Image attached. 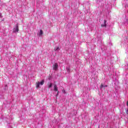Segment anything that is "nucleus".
Segmentation results:
<instances>
[{"mask_svg":"<svg viewBox=\"0 0 128 128\" xmlns=\"http://www.w3.org/2000/svg\"><path fill=\"white\" fill-rule=\"evenodd\" d=\"M54 92H58V86L56 84H55L54 86Z\"/></svg>","mask_w":128,"mask_h":128,"instance_id":"obj_6","label":"nucleus"},{"mask_svg":"<svg viewBox=\"0 0 128 128\" xmlns=\"http://www.w3.org/2000/svg\"><path fill=\"white\" fill-rule=\"evenodd\" d=\"M58 64L56 63H55L54 65H53V70H58Z\"/></svg>","mask_w":128,"mask_h":128,"instance_id":"obj_3","label":"nucleus"},{"mask_svg":"<svg viewBox=\"0 0 128 128\" xmlns=\"http://www.w3.org/2000/svg\"><path fill=\"white\" fill-rule=\"evenodd\" d=\"M43 34L42 30H40V36H42Z\"/></svg>","mask_w":128,"mask_h":128,"instance_id":"obj_10","label":"nucleus"},{"mask_svg":"<svg viewBox=\"0 0 128 128\" xmlns=\"http://www.w3.org/2000/svg\"><path fill=\"white\" fill-rule=\"evenodd\" d=\"M107 86H108V85L104 86V85L102 84L100 86V88L102 89V88H107Z\"/></svg>","mask_w":128,"mask_h":128,"instance_id":"obj_8","label":"nucleus"},{"mask_svg":"<svg viewBox=\"0 0 128 128\" xmlns=\"http://www.w3.org/2000/svg\"><path fill=\"white\" fill-rule=\"evenodd\" d=\"M125 22H126L127 23V24H128V19H126V20H125Z\"/></svg>","mask_w":128,"mask_h":128,"instance_id":"obj_11","label":"nucleus"},{"mask_svg":"<svg viewBox=\"0 0 128 128\" xmlns=\"http://www.w3.org/2000/svg\"><path fill=\"white\" fill-rule=\"evenodd\" d=\"M52 83L50 82L48 84V88H52Z\"/></svg>","mask_w":128,"mask_h":128,"instance_id":"obj_4","label":"nucleus"},{"mask_svg":"<svg viewBox=\"0 0 128 128\" xmlns=\"http://www.w3.org/2000/svg\"><path fill=\"white\" fill-rule=\"evenodd\" d=\"M126 110V114H128V108L127 110Z\"/></svg>","mask_w":128,"mask_h":128,"instance_id":"obj_12","label":"nucleus"},{"mask_svg":"<svg viewBox=\"0 0 128 128\" xmlns=\"http://www.w3.org/2000/svg\"><path fill=\"white\" fill-rule=\"evenodd\" d=\"M44 84V80H42L40 82H38L36 83V88H40V86H42Z\"/></svg>","mask_w":128,"mask_h":128,"instance_id":"obj_1","label":"nucleus"},{"mask_svg":"<svg viewBox=\"0 0 128 128\" xmlns=\"http://www.w3.org/2000/svg\"><path fill=\"white\" fill-rule=\"evenodd\" d=\"M0 18H2V13L0 12Z\"/></svg>","mask_w":128,"mask_h":128,"instance_id":"obj_13","label":"nucleus"},{"mask_svg":"<svg viewBox=\"0 0 128 128\" xmlns=\"http://www.w3.org/2000/svg\"><path fill=\"white\" fill-rule=\"evenodd\" d=\"M66 70H67L68 72H70V68L69 67L66 68Z\"/></svg>","mask_w":128,"mask_h":128,"instance_id":"obj_9","label":"nucleus"},{"mask_svg":"<svg viewBox=\"0 0 128 128\" xmlns=\"http://www.w3.org/2000/svg\"><path fill=\"white\" fill-rule=\"evenodd\" d=\"M102 26L106 28V20H104V24L101 25Z\"/></svg>","mask_w":128,"mask_h":128,"instance_id":"obj_5","label":"nucleus"},{"mask_svg":"<svg viewBox=\"0 0 128 128\" xmlns=\"http://www.w3.org/2000/svg\"><path fill=\"white\" fill-rule=\"evenodd\" d=\"M18 30H19L18 25V24H16V27L14 28L13 32L16 34V32H18Z\"/></svg>","mask_w":128,"mask_h":128,"instance_id":"obj_2","label":"nucleus"},{"mask_svg":"<svg viewBox=\"0 0 128 128\" xmlns=\"http://www.w3.org/2000/svg\"><path fill=\"white\" fill-rule=\"evenodd\" d=\"M54 50H55V52H58V50H60V47L58 46L56 47Z\"/></svg>","mask_w":128,"mask_h":128,"instance_id":"obj_7","label":"nucleus"}]
</instances>
